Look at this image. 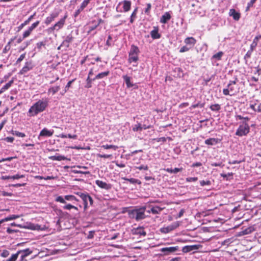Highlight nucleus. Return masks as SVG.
Wrapping results in <instances>:
<instances>
[{"label":"nucleus","mask_w":261,"mask_h":261,"mask_svg":"<svg viewBox=\"0 0 261 261\" xmlns=\"http://www.w3.org/2000/svg\"><path fill=\"white\" fill-rule=\"evenodd\" d=\"M150 35L152 38L154 39H159L161 35L159 33V29L158 27H153V30L150 32Z\"/></svg>","instance_id":"nucleus-20"},{"label":"nucleus","mask_w":261,"mask_h":261,"mask_svg":"<svg viewBox=\"0 0 261 261\" xmlns=\"http://www.w3.org/2000/svg\"><path fill=\"white\" fill-rule=\"evenodd\" d=\"M255 112H261V103H256Z\"/></svg>","instance_id":"nucleus-62"},{"label":"nucleus","mask_w":261,"mask_h":261,"mask_svg":"<svg viewBox=\"0 0 261 261\" xmlns=\"http://www.w3.org/2000/svg\"><path fill=\"white\" fill-rule=\"evenodd\" d=\"M60 87L59 86H53L50 87L48 90V93L54 95L60 90Z\"/></svg>","instance_id":"nucleus-26"},{"label":"nucleus","mask_w":261,"mask_h":261,"mask_svg":"<svg viewBox=\"0 0 261 261\" xmlns=\"http://www.w3.org/2000/svg\"><path fill=\"white\" fill-rule=\"evenodd\" d=\"M179 250L178 246H173L169 247L162 248L160 251L164 253L165 255H168L171 253L175 252Z\"/></svg>","instance_id":"nucleus-9"},{"label":"nucleus","mask_w":261,"mask_h":261,"mask_svg":"<svg viewBox=\"0 0 261 261\" xmlns=\"http://www.w3.org/2000/svg\"><path fill=\"white\" fill-rule=\"evenodd\" d=\"M18 257V256L17 253H16L15 254H12L11 256V257L9 259H7L6 261H16Z\"/></svg>","instance_id":"nucleus-45"},{"label":"nucleus","mask_w":261,"mask_h":261,"mask_svg":"<svg viewBox=\"0 0 261 261\" xmlns=\"http://www.w3.org/2000/svg\"><path fill=\"white\" fill-rule=\"evenodd\" d=\"M186 181L187 182H194V181H196L198 180V178L196 177H187L186 179Z\"/></svg>","instance_id":"nucleus-55"},{"label":"nucleus","mask_w":261,"mask_h":261,"mask_svg":"<svg viewBox=\"0 0 261 261\" xmlns=\"http://www.w3.org/2000/svg\"><path fill=\"white\" fill-rule=\"evenodd\" d=\"M23 177H24V175L17 174L13 175V176H6V175L2 176L1 177V179H3V180H6V179H19L21 178H23Z\"/></svg>","instance_id":"nucleus-18"},{"label":"nucleus","mask_w":261,"mask_h":261,"mask_svg":"<svg viewBox=\"0 0 261 261\" xmlns=\"http://www.w3.org/2000/svg\"><path fill=\"white\" fill-rule=\"evenodd\" d=\"M162 211V208L158 206L151 207V212L153 214H159Z\"/></svg>","instance_id":"nucleus-30"},{"label":"nucleus","mask_w":261,"mask_h":261,"mask_svg":"<svg viewBox=\"0 0 261 261\" xmlns=\"http://www.w3.org/2000/svg\"><path fill=\"white\" fill-rule=\"evenodd\" d=\"M73 38L71 35L66 36L65 39L63 41V44H65L67 47L69 46V43L73 41Z\"/></svg>","instance_id":"nucleus-28"},{"label":"nucleus","mask_w":261,"mask_h":261,"mask_svg":"<svg viewBox=\"0 0 261 261\" xmlns=\"http://www.w3.org/2000/svg\"><path fill=\"white\" fill-rule=\"evenodd\" d=\"M257 44H256V43H255V42H252V43L250 44V50L253 51L256 47L257 46Z\"/></svg>","instance_id":"nucleus-61"},{"label":"nucleus","mask_w":261,"mask_h":261,"mask_svg":"<svg viewBox=\"0 0 261 261\" xmlns=\"http://www.w3.org/2000/svg\"><path fill=\"white\" fill-rule=\"evenodd\" d=\"M91 1V0H84L81 5V9H84L88 6Z\"/></svg>","instance_id":"nucleus-44"},{"label":"nucleus","mask_w":261,"mask_h":261,"mask_svg":"<svg viewBox=\"0 0 261 261\" xmlns=\"http://www.w3.org/2000/svg\"><path fill=\"white\" fill-rule=\"evenodd\" d=\"M97 156L100 158H104V159H111L112 158V154H97Z\"/></svg>","instance_id":"nucleus-42"},{"label":"nucleus","mask_w":261,"mask_h":261,"mask_svg":"<svg viewBox=\"0 0 261 261\" xmlns=\"http://www.w3.org/2000/svg\"><path fill=\"white\" fill-rule=\"evenodd\" d=\"M59 15V12H54L51 13L49 16H51L54 20Z\"/></svg>","instance_id":"nucleus-57"},{"label":"nucleus","mask_w":261,"mask_h":261,"mask_svg":"<svg viewBox=\"0 0 261 261\" xmlns=\"http://www.w3.org/2000/svg\"><path fill=\"white\" fill-rule=\"evenodd\" d=\"M101 148H103L105 149H112L114 150H116L118 148V147L117 146L114 145H103L101 146Z\"/></svg>","instance_id":"nucleus-32"},{"label":"nucleus","mask_w":261,"mask_h":261,"mask_svg":"<svg viewBox=\"0 0 261 261\" xmlns=\"http://www.w3.org/2000/svg\"><path fill=\"white\" fill-rule=\"evenodd\" d=\"M39 21H37L33 23L31 26L29 27L30 29L33 31L39 24Z\"/></svg>","instance_id":"nucleus-54"},{"label":"nucleus","mask_w":261,"mask_h":261,"mask_svg":"<svg viewBox=\"0 0 261 261\" xmlns=\"http://www.w3.org/2000/svg\"><path fill=\"white\" fill-rule=\"evenodd\" d=\"M132 129L134 132H141L143 127L140 123H137L133 126Z\"/></svg>","instance_id":"nucleus-34"},{"label":"nucleus","mask_w":261,"mask_h":261,"mask_svg":"<svg viewBox=\"0 0 261 261\" xmlns=\"http://www.w3.org/2000/svg\"><path fill=\"white\" fill-rule=\"evenodd\" d=\"M171 16L170 13L167 12L162 16L160 21L162 23L165 24L171 19Z\"/></svg>","instance_id":"nucleus-19"},{"label":"nucleus","mask_w":261,"mask_h":261,"mask_svg":"<svg viewBox=\"0 0 261 261\" xmlns=\"http://www.w3.org/2000/svg\"><path fill=\"white\" fill-rule=\"evenodd\" d=\"M67 17V15L66 14L63 18H61L54 25L47 29L46 30V32L48 34H51L53 33L55 31H58L60 29H62L65 23V20Z\"/></svg>","instance_id":"nucleus-3"},{"label":"nucleus","mask_w":261,"mask_h":261,"mask_svg":"<svg viewBox=\"0 0 261 261\" xmlns=\"http://www.w3.org/2000/svg\"><path fill=\"white\" fill-rule=\"evenodd\" d=\"M39 21H37L33 23L31 26L29 27L30 29L33 31L39 24Z\"/></svg>","instance_id":"nucleus-53"},{"label":"nucleus","mask_w":261,"mask_h":261,"mask_svg":"<svg viewBox=\"0 0 261 261\" xmlns=\"http://www.w3.org/2000/svg\"><path fill=\"white\" fill-rule=\"evenodd\" d=\"M54 19L50 16L47 17L44 20V23L46 25L49 24Z\"/></svg>","instance_id":"nucleus-47"},{"label":"nucleus","mask_w":261,"mask_h":261,"mask_svg":"<svg viewBox=\"0 0 261 261\" xmlns=\"http://www.w3.org/2000/svg\"><path fill=\"white\" fill-rule=\"evenodd\" d=\"M33 68L32 63L31 62H26L24 66L20 71V73L22 74L27 73Z\"/></svg>","instance_id":"nucleus-17"},{"label":"nucleus","mask_w":261,"mask_h":261,"mask_svg":"<svg viewBox=\"0 0 261 261\" xmlns=\"http://www.w3.org/2000/svg\"><path fill=\"white\" fill-rule=\"evenodd\" d=\"M122 78L123 79L126 85V87L128 88L133 87L134 86H136L135 88H137V86L136 85V84H134L133 83V82H131V77L127 76V75H123L122 76Z\"/></svg>","instance_id":"nucleus-15"},{"label":"nucleus","mask_w":261,"mask_h":261,"mask_svg":"<svg viewBox=\"0 0 261 261\" xmlns=\"http://www.w3.org/2000/svg\"><path fill=\"white\" fill-rule=\"evenodd\" d=\"M210 108L212 111H219L221 109V106L219 104L212 105Z\"/></svg>","instance_id":"nucleus-37"},{"label":"nucleus","mask_w":261,"mask_h":261,"mask_svg":"<svg viewBox=\"0 0 261 261\" xmlns=\"http://www.w3.org/2000/svg\"><path fill=\"white\" fill-rule=\"evenodd\" d=\"M131 5L132 3L130 1L124 0L118 3L116 10L118 12H127L130 9Z\"/></svg>","instance_id":"nucleus-5"},{"label":"nucleus","mask_w":261,"mask_h":261,"mask_svg":"<svg viewBox=\"0 0 261 261\" xmlns=\"http://www.w3.org/2000/svg\"><path fill=\"white\" fill-rule=\"evenodd\" d=\"M10 133L13 135L16 136L18 137L23 138V137H25V134L24 133L19 132H18L16 130H12Z\"/></svg>","instance_id":"nucleus-33"},{"label":"nucleus","mask_w":261,"mask_h":261,"mask_svg":"<svg viewBox=\"0 0 261 261\" xmlns=\"http://www.w3.org/2000/svg\"><path fill=\"white\" fill-rule=\"evenodd\" d=\"M25 57V54H23L21 55L20 56V57L18 58V59L17 60V63H19V62H21L24 59Z\"/></svg>","instance_id":"nucleus-63"},{"label":"nucleus","mask_w":261,"mask_h":261,"mask_svg":"<svg viewBox=\"0 0 261 261\" xmlns=\"http://www.w3.org/2000/svg\"><path fill=\"white\" fill-rule=\"evenodd\" d=\"M75 79L69 81L65 87V92H67L69 88L70 87L71 84L74 82Z\"/></svg>","instance_id":"nucleus-52"},{"label":"nucleus","mask_w":261,"mask_h":261,"mask_svg":"<svg viewBox=\"0 0 261 261\" xmlns=\"http://www.w3.org/2000/svg\"><path fill=\"white\" fill-rule=\"evenodd\" d=\"M135 168L139 170H147L148 169V167L146 165H142L141 166L136 167Z\"/></svg>","instance_id":"nucleus-50"},{"label":"nucleus","mask_w":261,"mask_h":261,"mask_svg":"<svg viewBox=\"0 0 261 261\" xmlns=\"http://www.w3.org/2000/svg\"><path fill=\"white\" fill-rule=\"evenodd\" d=\"M81 199L83 200L84 204H88V201H89L90 205L93 204V199L92 197L87 193L85 195H82Z\"/></svg>","instance_id":"nucleus-21"},{"label":"nucleus","mask_w":261,"mask_h":261,"mask_svg":"<svg viewBox=\"0 0 261 261\" xmlns=\"http://www.w3.org/2000/svg\"><path fill=\"white\" fill-rule=\"evenodd\" d=\"M56 201H57V202H59L60 203H66V199H65V197L63 198L62 196H58L56 199Z\"/></svg>","instance_id":"nucleus-46"},{"label":"nucleus","mask_w":261,"mask_h":261,"mask_svg":"<svg viewBox=\"0 0 261 261\" xmlns=\"http://www.w3.org/2000/svg\"><path fill=\"white\" fill-rule=\"evenodd\" d=\"M19 217H20L19 215H10L7 217H6L5 218H4V220H5V221L6 222V221H9L10 220L16 219L17 218H19Z\"/></svg>","instance_id":"nucleus-36"},{"label":"nucleus","mask_w":261,"mask_h":261,"mask_svg":"<svg viewBox=\"0 0 261 261\" xmlns=\"http://www.w3.org/2000/svg\"><path fill=\"white\" fill-rule=\"evenodd\" d=\"M179 226L178 221L175 222L172 224L160 228V231L163 233H168L170 231L174 230Z\"/></svg>","instance_id":"nucleus-8"},{"label":"nucleus","mask_w":261,"mask_h":261,"mask_svg":"<svg viewBox=\"0 0 261 261\" xmlns=\"http://www.w3.org/2000/svg\"><path fill=\"white\" fill-rule=\"evenodd\" d=\"M13 40V39H11V40L8 42V43L5 46V47H4V48L3 49V53L6 54L10 49V48H11L10 44L11 43V42Z\"/></svg>","instance_id":"nucleus-38"},{"label":"nucleus","mask_w":261,"mask_h":261,"mask_svg":"<svg viewBox=\"0 0 261 261\" xmlns=\"http://www.w3.org/2000/svg\"><path fill=\"white\" fill-rule=\"evenodd\" d=\"M13 83L14 80H11L8 83L5 85L1 89H0V94L4 92L5 91L9 89L11 87Z\"/></svg>","instance_id":"nucleus-23"},{"label":"nucleus","mask_w":261,"mask_h":261,"mask_svg":"<svg viewBox=\"0 0 261 261\" xmlns=\"http://www.w3.org/2000/svg\"><path fill=\"white\" fill-rule=\"evenodd\" d=\"M45 41H41L36 43V47L38 49H41L42 47L45 46Z\"/></svg>","instance_id":"nucleus-49"},{"label":"nucleus","mask_w":261,"mask_h":261,"mask_svg":"<svg viewBox=\"0 0 261 261\" xmlns=\"http://www.w3.org/2000/svg\"><path fill=\"white\" fill-rule=\"evenodd\" d=\"M35 16V14L33 15H31L28 19L25 20L23 23H22L18 27L19 30L22 29L25 25H27L29 23V22L32 20V19L33 18L34 16Z\"/></svg>","instance_id":"nucleus-27"},{"label":"nucleus","mask_w":261,"mask_h":261,"mask_svg":"<svg viewBox=\"0 0 261 261\" xmlns=\"http://www.w3.org/2000/svg\"><path fill=\"white\" fill-rule=\"evenodd\" d=\"M49 99L47 98L39 99L30 108L28 112V116L35 117L41 113L48 108Z\"/></svg>","instance_id":"nucleus-1"},{"label":"nucleus","mask_w":261,"mask_h":261,"mask_svg":"<svg viewBox=\"0 0 261 261\" xmlns=\"http://www.w3.org/2000/svg\"><path fill=\"white\" fill-rule=\"evenodd\" d=\"M191 48H190L188 46H187L186 45L185 46H184L180 48L179 52L180 53H184L186 51H188Z\"/></svg>","instance_id":"nucleus-51"},{"label":"nucleus","mask_w":261,"mask_h":261,"mask_svg":"<svg viewBox=\"0 0 261 261\" xmlns=\"http://www.w3.org/2000/svg\"><path fill=\"white\" fill-rule=\"evenodd\" d=\"M182 168H175L174 169L168 168L166 169V171L167 172L170 173H177V172L182 171Z\"/></svg>","instance_id":"nucleus-31"},{"label":"nucleus","mask_w":261,"mask_h":261,"mask_svg":"<svg viewBox=\"0 0 261 261\" xmlns=\"http://www.w3.org/2000/svg\"><path fill=\"white\" fill-rule=\"evenodd\" d=\"M184 42L190 48H192L196 44V40L194 38L190 37L186 38L185 39Z\"/></svg>","instance_id":"nucleus-14"},{"label":"nucleus","mask_w":261,"mask_h":261,"mask_svg":"<svg viewBox=\"0 0 261 261\" xmlns=\"http://www.w3.org/2000/svg\"><path fill=\"white\" fill-rule=\"evenodd\" d=\"M253 51H252L250 49H249L248 50V51L247 52V53L245 54V55L244 56V59L246 61V62H247L248 60L250 58Z\"/></svg>","instance_id":"nucleus-40"},{"label":"nucleus","mask_w":261,"mask_h":261,"mask_svg":"<svg viewBox=\"0 0 261 261\" xmlns=\"http://www.w3.org/2000/svg\"><path fill=\"white\" fill-rule=\"evenodd\" d=\"M49 159L53 161H64L66 160V157L63 155L56 154L55 155L50 156L49 157Z\"/></svg>","instance_id":"nucleus-24"},{"label":"nucleus","mask_w":261,"mask_h":261,"mask_svg":"<svg viewBox=\"0 0 261 261\" xmlns=\"http://www.w3.org/2000/svg\"><path fill=\"white\" fill-rule=\"evenodd\" d=\"M151 7V4L149 3L147 4V7L146 8V9H145V11H144L145 13L148 14L150 11Z\"/></svg>","instance_id":"nucleus-64"},{"label":"nucleus","mask_w":261,"mask_h":261,"mask_svg":"<svg viewBox=\"0 0 261 261\" xmlns=\"http://www.w3.org/2000/svg\"><path fill=\"white\" fill-rule=\"evenodd\" d=\"M95 184L99 188L107 190H109L112 188V185L111 184H107L100 180H96L95 181Z\"/></svg>","instance_id":"nucleus-12"},{"label":"nucleus","mask_w":261,"mask_h":261,"mask_svg":"<svg viewBox=\"0 0 261 261\" xmlns=\"http://www.w3.org/2000/svg\"><path fill=\"white\" fill-rule=\"evenodd\" d=\"M223 53L222 51H219L217 53V54H215L213 56V58L216 59L218 60H219L221 59Z\"/></svg>","instance_id":"nucleus-43"},{"label":"nucleus","mask_w":261,"mask_h":261,"mask_svg":"<svg viewBox=\"0 0 261 261\" xmlns=\"http://www.w3.org/2000/svg\"><path fill=\"white\" fill-rule=\"evenodd\" d=\"M128 215L129 218L135 219L136 221H139L145 218V214L138 208L129 211Z\"/></svg>","instance_id":"nucleus-6"},{"label":"nucleus","mask_w":261,"mask_h":261,"mask_svg":"<svg viewBox=\"0 0 261 261\" xmlns=\"http://www.w3.org/2000/svg\"><path fill=\"white\" fill-rule=\"evenodd\" d=\"M9 255V252L7 250H4L1 253V256L3 257H6Z\"/></svg>","instance_id":"nucleus-59"},{"label":"nucleus","mask_w":261,"mask_h":261,"mask_svg":"<svg viewBox=\"0 0 261 261\" xmlns=\"http://www.w3.org/2000/svg\"><path fill=\"white\" fill-rule=\"evenodd\" d=\"M203 106H204V104L203 103H198L192 105L190 108L191 109H194V108H196L197 107L202 108V107H203Z\"/></svg>","instance_id":"nucleus-56"},{"label":"nucleus","mask_w":261,"mask_h":261,"mask_svg":"<svg viewBox=\"0 0 261 261\" xmlns=\"http://www.w3.org/2000/svg\"><path fill=\"white\" fill-rule=\"evenodd\" d=\"M72 207H73V205H72L70 204H67L63 206V208L64 210H70L71 209H72Z\"/></svg>","instance_id":"nucleus-58"},{"label":"nucleus","mask_w":261,"mask_h":261,"mask_svg":"<svg viewBox=\"0 0 261 261\" xmlns=\"http://www.w3.org/2000/svg\"><path fill=\"white\" fill-rule=\"evenodd\" d=\"M250 131V127L247 123H244L239 126L237 129L236 135L237 136L242 137L246 136Z\"/></svg>","instance_id":"nucleus-7"},{"label":"nucleus","mask_w":261,"mask_h":261,"mask_svg":"<svg viewBox=\"0 0 261 261\" xmlns=\"http://www.w3.org/2000/svg\"><path fill=\"white\" fill-rule=\"evenodd\" d=\"M4 140L7 142L12 143L14 140V138L12 137H7L4 139Z\"/></svg>","instance_id":"nucleus-60"},{"label":"nucleus","mask_w":261,"mask_h":261,"mask_svg":"<svg viewBox=\"0 0 261 261\" xmlns=\"http://www.w3.org/2000/svg\"><path fill=\"white\" fill-rule=\"evenodd\" d=\"M200 246V245H187L182 247V251L184 253H188L198 249Z\"/></svg>","instance_id":"nucleus-11"},{"label":"nucleus","mask_w":261,"mask_h":261,"mask_svg":"<svg viewBox=\"0 0 261 261\" xmlns=\"http://www.w3.org/2000/svg\"><path fill=\"white\" fill-rule=\"evenodd\" d=\"M18 256L20 255V261H23L24 258L32 253V251L29 248L23 250H20L17 252Z\"/></svg>","instance_id":"nucleus-10"},{"label":"nucleus","mask_w":261,"mask_h":261,"mask_svg":"<svg viewBox=\"0 0 261 261\" xmlns=\"http://www.w3.org/2000/svg\"><path fill=\"white\" fill-rule=\"evenodd\" d=\"M229 15L233 18L236 21H238L241 17V14L239 12L236 11L234 9H230L229 11Z\"/></svg>","instance_id":"nucleus-16"},{"label":"nucleus","mask_w":261,"mask_h":261,"mask_svg":"<svg viewBox=\"0 0 261 261\" xmlns=\"http://www.w3.org/2000/svg\"><path fill=\"white\" fill-rule=\"evenodd\" d=\"M200 184L201 186H210L211 185V182L210 180H201L200 181Z\"/></svg>","instance_id":"nucleus-48"},{"label":"nucleus","mask_w":261,"mask_h":261,"mask_svg":"<svg viewBox=\"0 0 261 261\" xmlns=\"http://www.w3.org/2000/svg\"><path fill=\"white\" fill-rule=\"evenodd\" d=\"M205 144L208 145H216L218 142V139L216 138H209L205 140Z\"/></svg>","instance_id":"nucleus-25"},{"label":"nucleus","mask_w":261,"mask_h":261,"mask_svg":"<svg viewBox=\"0 0 261 261\" xmlns=\"http://www.w3.org/2000/svg\"><path fill=\"white\" fill-rule=\"evenodd\" d=\"M139 53V48L135 45H132L128 54L129 63L137 62L139 59L138 55Z\"/></svg>","instance_id":"nucleus-4"},{"label":"nucleus","mask_w":261,"mask_h":261,"mask_svg":"<svg viewBox=\"0 0 261 261\" xmlns=\"http://www.w3.org/2000/svg\"><path fill=\"white\" fill-rule=\"evenodd\" d=\"M122 179L126 181H129L131 184H137L138 185H140L141 184V182L140 180L134 178H127L126 177H123Z\"/></svg>","instance_id":"nucleus-29"},{"label":"nucleus","mask_w":261,"mask_h":261,"mask_svg":"<svg viewBox=\"0 0 261 261\" xmlns=\"http://www.w3.org/2000/svg\"><path fill=\"white\" fill-rule=\"evenodd\" d=\"M28 228L32 230H39L40 229V226L38 224L30 223Z\"/></svg>","instance_id":"nucleus-39"},{"label":"nucleus","mask_w":261,"mask_h":261,"mask_svg":"<svg viewBox=\"0 0 261 261\" xmlns=\"http://www.w3.org/2000/svg\"><path fill=\"white\" fill-rule=\"evenodd\" d=\"M110 73V71L109 70L106 71L105 72H102L97 74L95 77L93 79V81L96 80H99L104 78L108 76Z\"/></svg>","instance_id":"nucleus-22"},{"label":"nucleus","mask_w":261,"mask_h":261,"mask_svg":"<svg viewBox=\"0 0 261 261\" xmlns=\"http://www.w3.org/2000/svg\"><path fill=\"white\" fill-rule=\"evenodd\" d=\"M32 31H33L29 28L28 29V30L25 31L24 32V33H23V34H22L23 39H24V38L29 37L30 35V34H31Z\"/></svg>","instance_id":"nucleus-41"},{"label":"nucleus","mask_w":261,"mask_h":261,"mask_svg":"<svg viewBox=\"0 0 261 261\" xmlns=\"http://www.w3.org/2000/svg\"><path fill=\"white\" fill-rule=\"evenodd\" d=\"M65 199H66V200L70 201H79V200L74 195H67L65 196Z\"/></svg>","instance_id":"nucleus-35"},{"label":"nucleus","mask_w":261,"mask_h":261,"mask_svg":"<svg viewBox=\"0 0 261 261\" xmlns=\"http://www.w3.org/2000/svg\"><path fill=\"white\" fill-rule=\"evenodd\" d=\"M54 134L53 130H49L46 128H44L39 133L38 138L40 139L41 137H49L53 136Z\"/></svg>","instance_id":"nucleus-13"},{"label":"nucleus","mask_w":261,"mask_h":261,"mask_svg":"<svg viewBox=\"0 0 261 261\" xmlns=\"http://www.w3.org/2000/svg\"><path fill=\"white\" fill-rule=\"evenodd\" d=\"M237 79L234 81H230L226 87L223 90L224 95L231 96L236 95L240 91L239 85L237 84Z\"/></svg>","instance_id":"nucleus-2"}]
</instances>
